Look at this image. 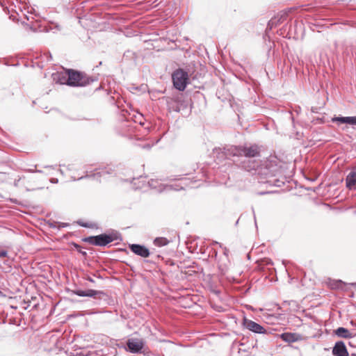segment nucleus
Returning <instances> with one entry per match:
<instances>
[{
    "label": "nucleus",
    "mask_w": 356,
    "mask_h": 356,
    "mask_svg": "<svg viewBox=\"0 0 356 356\" xmlns=\"http://www.w3.org/2000/svg\"><path fill=\"white\" fill-rule=\"evenodd\" d=\"M241 167L247 171L254 170L258 175L265 177H273L283 173L287 169V164L283 162L280 157L265 158L264 163L260 164L256 157H243Z\"/></svg>",
    "instance_id": "nucleus-1"
},
{
    "label": "nucleus",
    "mask_w": 356,
    "mask_h": 356,
    "mask_svg": "<svg viewBox=\"0 0 356 356\" xmlns=\"http://www.w3.org/2000/svg\"><path fill=\"white\" fill-rule=\"evenodd\" d=\"M175 180L181 181L180 184H175V185H165L162 183H159L157 179H151L148 181L147 184L146 183L145 177H140L137 179H133V184L136 189H140L145 188L147 185H148L150 188L156 190L158 192H163L165 191H179L182 189H185L186 187L189 186L191 184V181L188 178H174Z\"/></svg>",
    "instance_id": "nucleus-2"
},
{
    "label": "nucleus",
    "mask_w": 356,
    "mask_h": 356,
    "mask_svg": "<svg viewBox=\"0 0 356 356\" xmlns=\"http://www.w3.org/2000/svg\"><path fill=\"white\" fill-rule=\"evenodd\" d=\"M263 146L252 145L250 147L224 145L212 148L216 156H259L262 152Z\"/></svg>",
    "instance_id": "nucleus-3"
},
{
    "label": "nucleus",
    "mask_w": 356,
    "mask_h": 356,
    "mask_svg": "<svg viewBox=\"0 0 356 356\" xmlns=\"http://www.w3.org/2000/svg\"><path fill=\"white\" fill-rule=\"evenodd\" d=\"M68 75V86L72 87H84L97 81L96 78L88 76L85 72L74 69H66Z\"/></svg>",
    "instance_id": "nucleus-4"
},
{
    "label": "nucleus",
    "mask_w": 356,
    "mask_h": 356,
    "mask_svg": "<svg viewBox=\"0 0 356 356\" xmlns=\"http://www.w3.org/2000/svg\"><path fill=\"white\" fill-rule=\"evenodd\" d=\"M172 80L177 90L184 91L189 83L188 74L184 69L178 68L172 74Z\"/></svg>",
    "instance_id": "nucleus-5"
},
{
    "label": "nucleus",
    "mask_w": 356,
    "mask_h": 356,
    "mask_svg": "<svg viewBox=\"0 0 356 356\" xmlns=\"http://www.w3.org/2000/svg\"><path fill=\"white\" fill-rule=\"evenodd\" d=\"M84 241L92 245L105 246L111 243L113 241V238L111 235L103 234L98 236H89L86 238Z\"/></svg>",
    "instance_id": "nucleus-6"
},
{
    "label": "nucleus",
    "mask_w": 356,
    "mask_h": 356,
    "mask_svg": "<svg viewBox=\"0 0 356 356\" xmlns=\"http://www.w3.org/2000/svg\"><path fill=\"white\" fill-rule=\"evenodd\" d=\"M127 346L129 350L132 353H140L145 346L143 339L137 338H131L128 339Z\"/></svg>",
    "instance_id": "nucleus-7"
},
{
    "label": "nucleus",
    "mask_w": 356,
    "mask_h": 356,
    "mask_svg": "<svg viewBox=\"0 0 356 356\" xmlns=\"http://www.w3.org/2000/svg\"><path fill=\"white\" fill-rule=\"evenodd\" d=\"M179 113L189 114L191 113V99L185 98L182 95H177Z\"/></svg>",
    "instance_id": "nucleus-8"
},
{
    "label": "nucleus",
    "mask_w": 356,
    "mask_h": 356,
    "mask_svg": "<svg viewBox=\"0 0 356 356\" xmlns=\"http://www.w3.org/2000/svg\"><path fill=\"white\" fill-rule=\"evenodd\" d=\"M243 325L248 330L255 333L264 334L266 332V330L263 326L245 318L243 319Z\"/></svg>",
    "instance_id": "nucleus-9"
},
{
    "label": "nucleus",
    "mask_w": 356,
    "mask_h": 356,
    "mask_svg": "<svg viewBox=\"0 0 356 356\" xmlns=\"http://www.w3.org/2000/svg\"><path fill=\"white\" fill-rule=\"evenodd\" d=\"M129 249L136 255L143 258L148 257L150 254L149 250L145 246L139 244L129 245Z\"/></svg>",
    "instance_id": "nucleus-10"
},
{
    "label": "nucleus",
    "mask_w": 356,
    "mask_h": 356,
    "mask_svg": "<svg viewBox=\"0 0 356 356\" xmlns=\"http://www.w3.org/2000/svg\"><path fill=\"white\" fill-rule=\"evenodd\" d=\"M332 355L334 356H349L348 352L343 341H337L335 343L332 348Z\"/></svg>",
    "instance_id": "nucleus-11"
},
{
    "label": "nucleus",
    "mask_w": 356,
    "mask_h": 356,
    "mask_svg": "<svg viewBox=\"0 0 356 356\" xmlns=\"http://www.w3.org/2000/svg\"><path fill=\"white\" fill-rule=\"evenodd\" d=\"M280 338L285 342L293 343L303 340V337L298 333L284 332L281 334Z\"/></svg>",
    "instance_id": "nucleus-12"
},
{
    "label": "nucleus",
    "mask_w": 356,
    "mask_h": 356,
    "mask_svg": "<svg viewBox=\"0 0 356 356\" xmlns=\"http://www.w3.org/2000/svg\"><path fill=\"white\" fill-rule=\"evenodd\" d=\"M332 121L333 122L337 123L338 124H350V125H356V116L334 117L332 119Z\"/></svg>",
    "instance_id": "nucleus-13"
},
{
    "label": "nucleus",
    "mask_w": 356,
    "mask_h": 356,
    "mask_svg": "<svg viewBox=\"0 0 356 356\" xmlns=\"http://www.w3.org/2000/svg\"><path fill=\"white\" fill-rule=\"evenodd\" d=\"M334 332L338 337L346 339L353 338L356 336V332L355 331L349 330L343 327H338L335 330Z\"/></svg>",
    "instance_id": "nucleus-14"
},
{
    "label": "nucleus",
    "mask_w": 356,
    "mask_h": 356,
    "mask_svg": "<svg viewBox=\"0 0 356 356\" xmlns=\"http://www.w3.org/2000/svg\"><path fill=\"white\" fill-rule=\"evenodd\" d=\"M52 77L56 83L68 86V75H67L66 69L64 72L53 73Z\"/></svg>",
    "instance_id": "nucleus-15"
},
{
    "label": "nucleus",
    "mask_w": 356,
    "mask_h": 356,
    "mask_svg": "<svg viewBox=\"0 0 356 356\" xmlns=\"http://www.w3.org/2000/svg\"><path fill=\"white\" fill-rule=\"evenodd\" d=\"M346 186L350 190L356 189V169L351 171L346 179Z\"/></svg>",
    "instance_id": "nucleus-16"
},
{
    "label": "nucleus",
    "mask_w": 356,
    "mask_h": 356,
    "mask_svg": "<svg viewBox=\"0 0 356 356\" xmlns=\"http://www.w3.org/2000/svg\"><path fill=\"white\" fill-rule=\"evenodd\" d=\"M166 105L169 112H177L179 113V107L177 102V96L174 97H167Z\"/></svg>",
    "instance_id": "nucleus-17"
},
{
    "label": "nucleus",
    "mask_w": 356,
    "mask_h": 356,
    "mask_svg": "<svg viewBox=\"0 0 356 356\" xmlns=\"http://www.w3.org/2000/svg\"><path fill=\"white\" fill-rule=\"evenodd\" d=\"M169 241L163 237L156 238L154 241V244L156 246L161 247L168 245Z\"/></svg>",
    "instance_id": "nucleus-18"
},
{
    "label": "nucleus",
    "mask_w": 356,
    "mask_h": 356,
    "mask_svg": "<svg viewBox=\"0 0 356 356\" xmlns=\"http://www.w3.org/2000/svg\"><path fill=\"white\" fill-rule=\"evenodd\" d=\"M291 10H283L277 15V17L279 19H280L281 23H282L284 20L286 19V17L289 15V13Z\"/></svg>",
    "instance_id": "nucleus-19"
},
{
    "label": "nucleus",
    "mask_w": 356,
    "mask_h": 356,
    "mask_svg": "<svg viewBox=\"0 0 356 356\" xmlns=\"http://www.w3.org/2000/svg\"><path fill=\"white\" fill-rule=\"evenodd\" d=\"M87 297H95L97 295L102 294L103 292L93 289L86 290Z\"/></svg>",
    "instance_id": "nucleus-20"
},
{
    "label": "nucleus",
    "mask_w": 356,
    "mask_h": 356,
    "mask_svg": "<svg viewBox=\"0 0 356 356\" xmlns=\"http://www.w3.org/2000/svg\"><path fill=\"white\" fill-rule=\"evenodd\" d=\"M143 120H144L143 115L141 114H138V116H136V115L135 116L134 122H138L140 125H144L145 122H144Z\"/></svg>",
    "instance_id": "nucleus-21"
},
{
    "label": "nucleus",
    "mask_w": 356,
    "mask_h": 356,
    "mask_svg": "<svg viewBox=\"0 0 356 356\" xmlns=\"http://www.w3.org/2000/svg\"><path fill=\"white\" fill-rule=\"evenodd\" d=\"M280 24H281L280 19H279L277 16H275L273 18L270 19V24H273L276 26Z\"/></svg>",
    "instance_id": "nucleus-22"
},
{
    "label": "nucleus",
    "mask_w": 356,
    "mask_h": 356,
    "mask_svg": "<svg viewBox=\"0 0 356 356\" xmlns=\"http://www.w3.org/2000/svg\"><path fill=\"white\" fill-rule=\"evenodd\" d=\"M75 294L80 297H87L86 290H77L75 292Z\"/></svg>",
    "instance_id": "nucleus-23"
},
{
    "label": "nucleus",
    "mask_w": 356,
    "mask_h": 356,
    "mask_svg": "<svg viewBox=\"0 0 356 356\" xmlns=\"http://www.w3.org/2000/svg\"><path fill=\"white\" fill-rule=\"evenodd\" d=\"M8 256V252L6 250H2L0 251V258L1 257H6Z\"/></svg>",
    "instance_id": "nucleus-24"
},
{
    "label": "nucleus",
    "mask_w": 356,
    "mask_h": 356,
    "mask_svg": "<svg viewBox=\"0 0 356 356\" xmlns=\"http://www.w3.org/2000/svg\"><path fill=\"white\" fill-rule=\"evenodd\" d=\"M274 26H275V25H273V24H270V21H269V22H268V24H267L266 31H268V30H271Z\"/></svg>",
    "instance_id": "nucleus-25"
},
{
    "label": "nucleus",
    "mask_w": 356,
    "mask_h": 356,
    "mask_svg": "<svg viewBox=\"0 0 356 356\" xmlns=\"http://www.w3.org/2000/svg\"><path fill=\"white\" fill-rule=\"evenodd\" d=\"M341 284V281H337L334 284V285L332 286V287L338 288Z\"/></svg>",
    "instance_id": "nucleus-26"
},
{
    "label": "nucleus",
    "mask_w": 356,
    "mask_h": 356,
    "mask_svg": "<svg viewBox=\"0 0 356 356\" xmlns=\"http://www.w3.org/2000/svg\"><path fill=\"white\" fill-rule=\"evenodd\" d=\"M219 268L220 269V270L222 271V273H225V272L227 270V267L226 266H222V265H220L219 266Z\"/></svg>",
    "instance_id": "nucleus-27"
},
{
    "label": "nucleus",
    "mask_w": 356,
    "mask_h": 356,
    "mask_svg": "<svg viewBox=\"0 0 356 356\" xmlns=\"http://www.w3.org/2000/svg\"><path fill=\"white\" fill-rule=\"evenodd\" d=\"M265 262H266V265H272L273 264V261L270 259H266L265 260Z\"/></svg>",
    "instance_id": "nucleus-28"
},
{
    "label": "nucleus",
    "mask_w": 356,
    "mask_h": 356,
    "mask_svg": "<svg viewBox=\"0 0 356 356\" xmlns=\"http://www.w3.org/2000/svg\"><path fill=\"white\" fill-rule=\"evenodd\" d=\"M56 223H57V222H51V223H49V227H52V228L57 227V226H56Z\"/></svg>",
    "instance_id": "nucleus-29"
},
{
    "label": "nucleus",
    "mask_w": 356,
    "mask_h": 356,
    "mask_svg": "<svg viewBox=\"0 0 356 356\" xmlns=\"http://www.w3.org/2000/svg\"><path fill=\"white\" fill-rule=\"evenodd\" d=\"M26 25L29 28L30 30H31L32 31H36V29L35 28H33L32 26L28 24H26Z\"/></svg>",
    "instance_id": "nucleus-30"
},
{
    "label": "nucleus",
    "mask_w": 356,
    "mask_h": 356,
    "mask_svg": "<svg viewBox=\"0 0 356 356\" xmlns=\"http://www.w3.org/2000/svg\"><path fill=\"white\" fill-rule=\"evenodd\" d=\"M61 2L64 4V5H67L68 3H70V2L71 1V0H60Z\"/></svg>",
    "instance_id": "nucleus-31"
},
{
    "label": "nucleus",
    "mask_w": 356,
    "mask_h": 356,
    "mask_svg": "<svg viewBox=\"0 0 356 356\" xmlns=\"http://www.w3.org/2000/svg\"><path fill=\"white\" fill-rule=\"evenodd\" d=\"M66 226H67V224H65V223H59V225L58 226V228L65 227Z\"/></svg>",
    "instance_id": "nucleus-32"
},
{
    "label": "nucleus",
    "mask_w": 356,
    "mask_h": 356,
    "mask_svg": "<svg viewBox=\"0 0 356 356\" xmlns=\"http://www.w3.org/2000/svg\"><path fill=\"white\" fill-rule=\"evenodd\" d=\"M224 254L227 257L228 256V250L227 248H224Z\"/></svg>",
    "instance_id": "nucleus-33"
},
{
    "label": "nucleus",
    "mask_w": 356,
    "mask_h": 356,
    "mask_svg": "<svg viewBox=\"0 0 356 356\" xmlns=\"http://www.w3.org/2000/svg\"><path fill=\"white\" fill-rule=\"evenodd\" d=\"M51 181L52 183H56V182H58V179H57L52 178V179H51Z\"/></svg>",
    "instance_id": "nucleus-34"
},
{
    "label": "nucleus",
    "mask_w": 356,
    "mask_h": 356,
    "mask_svg": "<svg viewBox=\"0 0 356 356\" xmlns=\"http://www.w3.org/2000/svg\"><path fill=\"white\" fill-rule=\"evenodd\" d=\"M88 280H89L90 282H94V281H93V280H92V279H91V278H88Z\"/></svg>",
    "instance_id": "nucleus-35"
},
{
    "label": "nucleus",
    "mask_w": 356,
    "mask_h": 356,
    "mask_svg": "<svg viewBox=\"0 0 356 356\" xmlns=\"http://www.w3.org/2000/svg\"><path fill=\"white\" fill-rule=\"evenodd\" d=\"M350 323H351L353 325H356V324H355L353 321H350Z\"/></svg>",
    "instance_id": "nucleus-36"
},
{
    "label": "nucleus",
    "mask_w": 356,
    "mask_h": 356,
    "mask_svg": "<svg viewBox=\"0 0 356 356\" xmlns=\"http://www.w3.org/2000/svg\"><path fill=\"white\" fill-rule=\"evenodd\" d=\"M350 356H356V354H351Z\"/></svg>",
    "instance_id": "nucleus-37"
}]
</instances>
